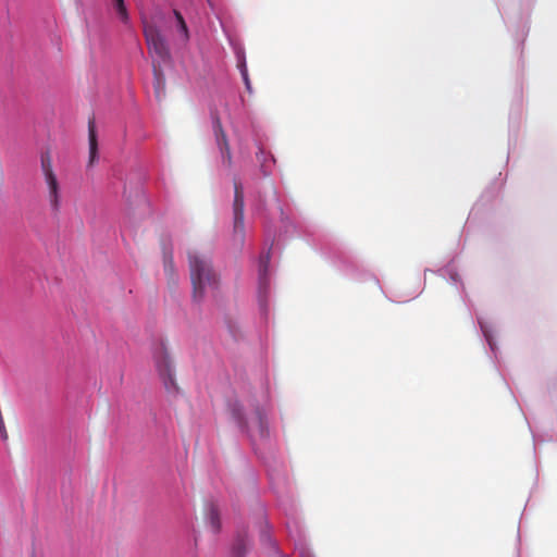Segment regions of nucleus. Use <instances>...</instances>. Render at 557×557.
<instances>
[{"mask_svg":"<svg viewBox=\"0 0 557 557\" xmlns=\"http://www.w3.org/2000/svg\"><path fill=\"white\" fill-rule=\"evenodd\" d=\"M187 256L193 285V298L196 301H201L208 290L218 288L219 275L207 255L198 250H189Z\"/></svg>","mask_w":557,"mask_h":557,"instance_id":"1","label":"nucleus"},{"mask_svg":"<svg viewBox=\"0 0 557 557\" xmlns=\"http://www.w3.org/2000/svg\"><path fill=\"white\" fill-rule=\"evenodd\" d=\"M154 363L164 387L169 393H177L178 385L175 380V372L170 352L164 343H161L153 355Z\"/></svg>","mask_w":557,"mask_h":557,"instance_id":"2","label":"nucleus"},{"mask_svg":"<svg viewBox=\"0 0 557 557\" xmlns=\"http://www.w3.org/2000/svg\"><path fill=\"white\" fill-rule=\"evenodd\" d=\"M144 36L150 54L161 61L170 59V49L161 30L154 25L144 23Z\"/></svg>","mask_w":557,"mask_h":557,"instance_id":"3","label":"nucleus"},{"mask_svg":"<svg viewBox=\"0 0 557 557\" xmlns=\"http://www.w3.org/2000/svg\"><path fill=\"white\" fill-rule=\"evenodd\" d=\"M244 208H245L244 189H243L242 184L235 180L234 181V201H233V214H234L233 231H234V236L237 237L239 240H243L244 231H245Z\"/></svg>","mask_w":557,"mask_h":557,"instance_id":"4","label":"nucleus"},{"mask_svg":"<svg viewBox=\"0 0 557 557\" xmlns=\"http://www.w3.org/2000/svg\"><path fill=\"white\" fill-rule=\"evenodd\" d=\"M48 189V201L53 213H58L61 207V189L58 177L54 174L44 175Z\"/></svg>","mask_w":557,"mask_h":557,"instance_id":"5","label":"nucleus"},{"mask_svg":"<svg viewBox=\"0 0 557 557\" xmlns=\"http://www.w3.org/2000/svg\"><path fill=\"white\" fill-rule=\"evenodd\" d=\"M214 133H215L216 144L221 151L222 162H223V164H225L226 166L230 168L232 165L231 149H230V145H228V141L226 138V134L222 128L220 119H218V117L214 121Z\"/></svg>","mask_w":557,"mask_h":557,"instance_id":"6","label":"nucleus"},{"mask_svg":"<svg viewBox=\"0 0 557 557\" xmlns=\"http://www.w3.org/2000/svg\"><path fill=\"white\" fill-rule=\"evenodd\" d=\"M88 140H89V165H92L98 156V141L96 135V126L92 120L88 123Z\"/></svg>","mask_w":557,"mask_h":557,"instance_id":"7","label":"nucleus"},{"mask_svg":"<svg viewBox=\"0 0 557 557\" xmlns=\"http://www.w3.org/2000/svg\"><path fill=\"white\" fill-rule=\"evenodd\" d=\"M173 14L176 21L177 30L180 32L182 39L187 41L189 39V30L182 13L177 10H173Z\"/></svg>","mask_w":557,"mask_h":557,"instance_id":"8","label":"nucleus"},{"mask_svg":"<svg viewBox=\"0 0 557 557\" xmlns=\"http://www.w3.org/2000/svg\"><path fill=\"white\" fill-rule=\"evenodd\" d=\"M112 4L121 22L127 24L129 21V15L124 0H112Z\"/></svg>","mask_w":557,"mask_h":557,"instance_id":"9","label":"nucleus"},{"mask_svg":"<svg viewBox=\"0 0 557 557\" xmlns=\"http://www.w3.org/2000/svg\"><path fill=\"white\" fill-rule=\"evenodd\" d=\"M209 521L213 532H218L220 530V515L218 509L214 506H211L209 511Z\"/></svg>","mask_w":557,"mask_h":557,"instance_id":"10","label":"nucleus"},{"mask_svg":"<svg viewBox=\"0 0 557 557\" xmlns=\"http://www.w3.org/2000/svg\"><path fill=\"white\" fill-rule=\"evenodd\" d=\"M40 164H41L42 175H49V173L54 174V171L52 168V160H51V157L49 156V153L41 156Z\"/></svg>","mask_w":557,"mask_h":557,"instance_id":"11","label":"nucleus"},{"mask_svg":"<svg viewBox=\"0 0 557 557\" xmlns=\"http://www.w3.org/2000/svg\"><path fill=\"white\" fill-rule=\"evenodd\" d=\"M255 420L257 422L260 435H264V432H265V419H264V416L261 412V410H259V409L256 410V412H255Z\"/></svg>","mask_w":557,"mask_h":557,"instance_id":"12","label":"nucleus"},{"mask_svg":"<svg viewBox=\"0 0 557 557\" xmlns=\"http://www.w3.org/2000/svg\"><path fill=\"white\" fill-rule=\"evenodd\" d=\"M164 271L172 276L174 274V262L172 253H166L164 256Z\"/></svg>","mask_w":557,"mask_h":557,"instance_id":"13","label":"nucleus"},{"mask_svg":"<svg viewBox=\"0 0 557 557\" xmlns=\"http://www.w3.org/2000/svg\"><path fill=\"white\" fill-rule=\"evenodd\" d=\"M240 73H242L243 79L245 82L246 89L248 91H250L251 90V83H250V79H249V76H248V71L246 69L245 63L240 67Z\"/></svg>","mask_w":557,"mask_h":557,"instance_id":"14","label":"nucleus"},{"mask_svg":"<svg viewBox=\"0 0 557 557\" xmlns=\"http://www.w3.org/2000/svg\"><path fill=\"white\" fill-rule=\"evenodd\" d=\"M269 261H270L269 255H267L265 257L261 258V261H260V263H261L260 264V275H265Z\"/></svg>","mask_w":557,"mask_h":557,"instance_id":"15","label":"nucleus"},{"mask_svg":"<svg viewBox=\"0 0 557 557\" xmlns=\"http://www.w3.org/2000/svg\"><path fill=\"white\" fill-rule=\"evenodd\" d=\"M299 556L300 557H313V555L310 553V550L305 547H301L299 549Z\"/></svg>","mask_w":557,"mask_h":557,"instance_id":"16","label":"nucleus"},{"mask_svg":"<svg viewBox=\"0 0 557 557\" xmlns=\"http://www.w3.org/2000/svg\"><path fill=\"white\" fill-rule=\"evenodd\" d=\"M0 436L2 437V440L7 441L9 435H8V431H7V428H5V424L0 426Z\"/></svg>","mask_w":557,"mask_h":557,"instance_id":"17","label":"nucleus"},{"mask_svg":"<svg viewBox=\"0 0 557 557\" xmlns=\"http://www.w3.org/2000/svg\"><path fill=\"white\" fill-rule=\"evenodd\" d=\"M234 414L236 416V419H237V421H238L239 425H240V426H243V428H244V426H246V422L244 421V419H243V417L240 416V413H239V412L234 411Z\"/></svg>","mask_w":557,"mask_h":557,"instance_id":"18","label":"nucleus"},{"mask_svg":"<svg viewBox=\"0 0 557 557\" xmlns=\"http://www.w3.org/2000/svg\"><path fill=\"white\" fill-rule=\"evenodd\" d=\"M242 549H243V545L242 544H238L235 547V554H236L237 557H242Z\"/></svg>","mask_w":557,"mask_h":557,"instance_id":"19","label":"nucleus"},{"mask_svg":"<svg viewBox=\"0 0 557 557\" xmlns=\"http://www.w3.org/2000/svg\"><path fill=\"white\" fill-rule=\"evenodd\" d=\"M4 425V420H3V417H2V413L0 412V426Z\"/></svg>","mask_w":557,"mask_h":557,"instance_id":"20","label":"nucleus"}]
</instances>
